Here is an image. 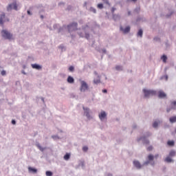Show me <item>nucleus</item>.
<instances>
[{
    "label": "nucleus",
    "instance_id": "nucleus-6",
    "mask_svg": "<svg viewBox=\"0 0 176 176\" xmlns=\"http://www.w3.org/2000/svg\"><path fill=\"white\" fill-rule=\"evenodd\" d=\"M5 13L1 14L0 16V24H1V25H3V23H5L6 21H9V19H5Z\"/></svg>",
    "mask_w": 176,
    "mask_h": 176
},
{
    "label": "nucleus",
    "instance_id": "nucleus-32",
    "mask_svg": "<svg viewBox=\"0 0 176 176\" xmlns=\"http://www.w3.org/2000/svg\"><path fill=\"white\" fill-rule=\"evenodd\" d=\"M1 74L2 75V76H5V75H6V71L5 70L1 71Z\"/></svg>",
    "mask_w": 176,
    "mask_h": 176
},
{
    "label": "nucleus",
    "instance_id": "nucleus-33",
    "mask_svg": "<svg viewBox=\"0 0 176 176\" xmlns=\"http://www.w3.org/2000/svg\"><path fill=\"white\" fill-rule=\"evenodd\" d=\"M149 163H151V161H147V162H144V164H143V166H148V164H149Z\"/></svg>",
    "mask_w": 176,
    "mask_h": 176
},
{
    "label": "nucleus",
    "instance_id": "nucleus-2",
    "mask_svg": "<svg viewBox=\"0 0 176 176\" xmlns=\"http://www.w3.org/2000/svg\"><path fill=\"white\" fill-rule=\"evenodd\" d=\"M79 80L81 85L80 88V91H86V90H89V85H87V82L82 80Z\"/></svg>",
    "mask_w": 176,
    "mask_h": 176
},
{
    "label": "nucleus",
    "instance_id": "nucleus-48",
    "mask_svg": "<svg viewBox=\"0 0 176 176\" xmlns=\"http://www.w3.org/2000/svg\"><path fill=\"white\" fill-rule=\"evenodd\" d=\"M166 80H167L168 77L166 76Z\"/></svg>",
    "mask_w": 176,
    "mask_h": 176
},
{
    "label": "nucleus",
    "instance_id": "nucleus-46",
    "mask_svg": "<svg viewBox=\"0 0 176 176\" xmlns=\"http://www.w3.org/2000/svg\"><path fill=\"white\" fill-rule=\"evenodd\" d=\"M131 1H133V2H136L137 0H131Z\"/></svg>",
    "mask_w": 176,
    "mask_h": 176
},
{
    "label": "nucleus",
    "instance_id": "nucleus-28",
    "mask_svg": "<svg viewBox=\"0 0 176 176\" xmlns=\"http://www.w3.org/2000/svg\"><path fill=\"white\" fill-rule=\"evenodd\" d=\"M116 69L117 71H122V66L117 65V66L116 67Z\"/></svg>",
    "mask_w": 176,
    "mask_h": 176
},
{
    "label": "nucleus",
    "instance_id": "nucleus-49",
    "mask_svg": "<svg viewBox=\"0 0 176 176\" xmlns=\"http://www.w3.org/2000/svg\"><path fill=\"white\" fill-rule=\"evenodd\" d=\"M41 19H43V16H41Z\"/></svg>",
    "mask_w": 176,
    "mask_h": 176
},
{
    "label": "nucleus",
    "instance_id": "nucleus-44",
    "mask_svg": "<svg viewBox=\"0 0 176 176\" xmlns=\"http://www.w3.org/2000/svg\"><path fill=\"white\" fill-rule=\"evenodd\" d=\"M151 166H155V162H153V163L151 164Z\"/></svg>",
    "mask_w": 176,
    "mask_h": 176
},
{
    "label": "nucleus",
    "instance_id": "nucleus-15",
    "mask_svg": "<svg viewBox=\"0 0 176 176\" xmlns=\"http://www.w3.org/2000/svg\"><path fill=\"white\" fill-rule=\"evenodd\" d=\"M167 145H168V146H174V145H175V142L174 140H168L167 142Z\"/></svg>",
    "mask_w": 176,
    "mask_h": 176
},
{
    "label": "nucleus",
    "instance_id": "nucleus-19",
    "mask_svg": "<svg viewBox=\"0 0 176 176\" xmlns=\"http://www.w3.org/2000/svg\"><path fill=\"white\" fill-rule=\"evenodd\" d=\"M113 20H115V21H116V20H119V19H120V16L118 14H113Z\"/></svg>",
    "mask_w": 176,
    "mask_h": 176
},
{
    "label": "nucleus",
    "instance_id": "nucleus-4",
    "mask_svg": "<svg viewBox=\"0 0 176 176\" xmlns=\"http://www.w3.org/2000/svg\"><path fill=\"white\" fill-rule=\"evenodd\" d=\"M69 30V32H72V31H76L78 30V23H73L67 26Z\"/></svg>",
    "mask_w": 176,
    "mask_h": 176
},
{
    "label": "nucleus",
    "instance_id": "nucleus-30",
    "mask_svg": "<svg viewBox=\"0 0 176 176\" xmlns=\"http://www.w3.org/2000/svg\"><path fill=\"white\" fill-rule=\"evenodd\" d=\"M88 150H89V148L87 146H85L82 147V151L84 152H87Z\"/></svg>",
    "mask_w": 176,
    "mask_h": 176
},
{
    "label": "nucleus",
    "instance_id": "nucleus-43",
    "mask_svg": "<svg viewBox=\"0 0 176 176\" xmlns=\"http://www.w3.org/2000/svg\"><path fill=\"white\" fill-rule=\"evenodd\" d=\"M107 176H112V174L109 173V174L107 175Z\"/></svg>",
    "mask_w": 176,
    "mask_h": 176
},
{
    "label": "nucleus",
    "instance_id": "nucleus-5",
    "mask_svg": "<svg viewBox=\"0 0 176 176\" xmlns=\"http://www.w3.org/2000/svg\"><path fill=\"white\" fill-rule=\"evenodd\" d=\"M12 9H14V10H17V3L16 2H14L10 4L7 8L8 10H12Z\"/></svg>",
    "mask_w": 176,
    "mask_h": 176
},
{
    "label": "nucleus",
    "instance_id": "nucleus-27",
    "mask_svg": "<svg viewBox=\"0 0 176 176\" xmlns=\"http://www.w3.org/2000/svg\"><path fill=\"white\" fill-rule=\"evenodd\" d=\"M159 125V122H157V121L154 122V123L153 124V126L156 129V127H157V126Z\"/></svg>",
    "mask_w": 176,
    "mask_h": 176
},
{
    "label": "nucleus",
    "instance_id": "nucleus-10",
    "mask_svg": "<svg viewBox=\"0 0 176 176\" xmlns=\"http://www.w3.org/2000/svg\"><path fill=\"white\" fill-rule=\"evenodd\" d=\"M157 157H159V154H157L155 156H153L152 154H150L148 155V159L149 162H152V160H153V159H157Z\"/></svg>",
    "mask_w": 176,
    "mask_h": 176
},
{
    "label": "nucleus",
    "instance_id": "nucleus-16",
    "mask_svg": "<svg viewBox=\"0 0 176 176\" xmlns=\"http://www.w3.org/2000/svg\"><path fill=\"white\" fill-rule=\"evenodd\" d=\"M67 82L68 83H74V82H75V80L71 76H69L67 78Z\"/></svg>",
    "mask_w": 176,
    "mask_h": 176
},
{
    "label": "nucleus",
    "instance_id": "nucleus-37",
    "mask_svg": "<svg viewBox=\"0 0 176 176\" xmlns=\"http://www.w3.org/2000/svg\"><path fill=\"white\" fill-rule=\"evenodd\" d=\"M85 38L86 39H89V38H90V35L89 34H85Z\"/></svg>",
    "mask_w": 176,
    "mask_h": 176
},
{
    "label": "nucleus",
    "instance_id": "nucleus-22",
    "mask_svg": "<svg viewBox=\"0 0 176 176\" xmlns=\"http://www.w3.org/2000/svg\"><path fill=\"white\" fill-rule=\"evenodd\" d=\"M169 121L170 122V123H175V122H176V116L171 117L169 119Z\"/></svg>",
    "mask_w": 176,
    "mask_h": 176
},
{
    "label": "nucleus",
    "instance_id": "nucleus-35",
    "mask_svg": "<svg viewBox=\"0 0 176 176\" xmlns=\"http://www.w3.org/2000/svg\"><path fill=\"white\" fill-rule=\"evenodd\" d=\"M38 149H40L42 152H43V148H42V146L41 145H37Z\"/></svg>",
    "mask_w": 176,
    "mask_h": 176
},
{
    "label": "nucleus",
    "instance_id": "nucleus-36",
    "mask_svg": "<svg viewBox=\"0 0 176 176\" xmlns=\"http://www.w3.org/2000/svg\"><path fill=\"white\" fill-rule=\"evenodd\" d=\"M152 149H153V147H152V146H150L147 148V151H152Z\"/></svg>",
    "mask_w": 176,
    "mask_h": 176
},
{
    "label": "nucleus",
    "instance_id": "nucleus-3",
    "mask_svg": "<svg viewBox=\"0 0 176 176\" xmlns=\"http://www.w3.org/2000/svg\"><path fill=\"white\" fill-rule=\"evenodd\" d=\"M1 35L5 39H12V38H13V35L5 30L1 31Z\"/></svg>",
    "mask_w": 176,
    "mask_h": 176
},
{
    "label": "nucleus",
    "instance_id": "nucleus-14",
    "mask_svg": "<svg viewBox=\"0 0 176 176\" xmlns=\"http://www.w3.org/2000/svg\"><path fill=\"white\" fill-rule=\"evenodd\" d=\"M32 67L34 68V69H42V67H41V65L37 64L32 65Z\"/></svg>",
    "mask_w": 176,
    "mask_h": 176
},
{
    "label": "nucleus",
    "instance_id": "nucleus-17",
    "mask_svg": "<svg viewBox=\"0 0 176 176\" xmlns=\"http://www.w3.org/2000/svg\"><path fill=\"white\" fill-rule=\"evenodd\" d=\"M164 162H166V163H171V162H173V159H171V157L168 155V157H166Z\"/></svg>",
    "mask_w": 176,
    "mask_h": 176
},
{
    "label": "nucleus",
    "instance_id": "nucleus-24",
    "mask_svg": "<svg viewBox=\"0 0 176 176\" xmlns=\"http://www.w3.org/2000/svg\"><path fill=\"white\" fill-rule=\"evenodd\" d=\"M142 34H143V32H142V30H140L138 32V36H140V37H142Z\"/></svg>",
    "mask_w": 176,
    "mask_h": 176
},
{
    "label": "nucleus",
    "instance_id": "nucleus-8",
    "mask_svg": "<svg viewBox=\"0 0 176 176\" xmlns=\"http://www.w3.org/2000/svg\"><path fill=\"white\" fill-rule=\"evenodd\" d=\"M82 109L84 110V113L86 115L87 118L90 119V110L89 108L83 107Z\"/></svg>",
    "mask_w": 176,
    "mask_h": 176
},
{
    "label": "nucleus",
    "instance_id": "nucleus-18",
    "mask_svg": "<svg viewBox=\"0 0 176 176\" xmlns=\"http://www.w3.org/2000/svg\"><path fill=\"white\" fill-rule=\"evenodd\" d=\"M175 155H176V152H175V151H174V150H171V151H170V153H169V156H170V157H174V156H175Z\"/></svg>",
    "mask_w": 176,
    "mask_h": 176
},
{
    "label": "nucleus",
    "instance_id": "nucleus-20",
    "mask_svg": "<svg viewBox=\"0 0 176 176\" xmlns=\"http://www.w3.org/2000/svg\"><path fill=\"white\" fill-rule=\"evenodd\" d=\"M71 157V154L66 153V155L63 157V159L65 160H69V158Z\"/></svg>",
    "mask_w": 176,
    "mask_h": 176
},
{
    "label": "nucleus",
    "instance_id": "nucleus-11",
    "mask_svg": "<svg viewBox=\"0 0 176 176\" xmlns=\"http://www.w3.org/2000/svg\"><path fill=\"white\" fill-rule=\"evenodd\" d=\"M133 164L136 168H141L142 167V165L138 161H133Z\"/></svg>",
    "mask_w": 176,
    "mask_h": 176
},
{
    "label": "nucleus",
    "instance_id": "nucleus-34",
    "mask_svg": "<svg viewBox=\"0 0 176 176\" xmlns=\"http://www.w3.org/2000/svg\"><path fill=\"white\" fill-rule=\"evenodd\" d=\"M74 66H70V67H69V70L71 72H72L74 71Z\"/></svg>",
    "mask_w": 176,
    "mask_h": 176
},
{
    "label": "nucleus",
    "instance_id": "nucleus-41",
    "mask_svg": "<svg viewBox=\"0 0 176 176\" xmlns=\"http://www.w3.org/2000/svg\"><path fill=\"white\" fill-rule=\"evenodd\" d=\"M102 93H107V89H103V90H102Z\"/></svg>",
    "mask_w": 176,
    "mask_h": 176
},
{
    "label": "nucleus",
    "instance_id": "nucleus-23",
    "mask_svg": "<svg viewBox=\"0 0 176 176\" xmlns=\"http://www.w3.org/2000/svg\"><path fill=\"white\" fill-rule=\"evenodd\" d=\"M161 58H162V61H164V63H166L167 56L166 55L162 56Z\"/></svg>",
    "mask_w": 176,
    "mask_h": 176
},
{
    "label": "nucleus",
    "instance_id": "nucleus-42",
    "mask_svg": "<svg viewBox=\"0 0 176 176\" xmlns=\"http://www.w3.org/2000/svg\"><path fill=\"white\" fill-rule=\"evenodd\" d=\"M28 14H31V12H30V10H28Z\"/></svg>",
    "mask_w": 176,
    "mask_h": 176
},
{
    "label": "nucleus",
    "instance_id": "nucleus-39",
    "mask_svg": "<svg viewBox=\"0 0 176 176\" xmlns=\"http://www.w3.org/2000/svg\"><path fill=\"white\" fill-rule=\"evenodd\" d=\"M12 124H16V120H12Z\"/></svg>",
    "mask_w": 176,
    "mask_h": 176
},
{
    "label": "nucleus",
    "instance_id": "nucleus-1",
    "mask_svg": "<svg viewBox=\"0 0 176 176\" xmlns=\"http://www.w3.org/2000/svg\"><path fill=\"white\" fill-rule=\"evenodd\" d=\"M143 93H144V97L146 98L156 96V91L153 90L143 89Z\"/></svg>",
    "mask_w": 176,
    "mask_h": 176
},
{
    "label": "nucleus",
    "instance_id": "nucleus-38",
    "mask_svg": "<svg viewBox=\"0 0 176 176\" xmlns=\"http://www.w3.org/2000/svg\"><path fill=\"white\" fill-rule=\"evenodd\" d=\"M116 10V8H111V12L112 13H115V11Z\"/></svg>",
    "mask_w": 176,
    "mask_h": 176
},
{
    "label": "nucleus",
    "instance_id": "nucleus-7",
    "mask_svg": "<svg viewBox=\"0 0 176 176\" xmlns=\"http://www.w3.org/2000/svg\"><path fill=\"white\" fill-rule=\"evenodd\" d=\"M99 119L102 122L103 120H105L107 119V113L105 111H102L99 114Z\"/></svg>",
    "mask_w": 176,
    "mask_h": 176
},
{
    "label": "nucleus",
    "instance_id": "nucleus-31",
    "mask_svg": "<svg viewBox=\"0 0 176 176\" xmlns=\"http://www.w3.org/2000/svg\"><path fill=\"white\" fill-rule=\"evenodd\" d=\"M98 9H102V8H104V5H102V3H99L98 4Z\"/></svg>",
    "mask_w": 176,
    "mask_h": 176
},
{
    "label": "nucleus",
    "instance_id": "nucleus-47",
    "mask_svg": "<svg viewBox=\"0 0 176 176\" xmlns=\"http://www.w3.org/2000/svg\"><path fill=\"white\" fill-rule=\"evenodd\" d=\"M128 14H129V16H130V14H131V12H128Z\"/></svg>",
    "mask_w": 176,
    "mask_h": 176
},
{
    "label": "nucleus",
    "instance_id": "nucleus-45",
    "mask_svg": "<svg viewBox=\"0 0 176 176\" xmlns=\"http://www.w3.org/2000/svg\"><path fill=\"white\" fill-rule=\"evenodd\" d=\"M170 111V109H167V112H169Z\"/></svg>",
    "mask_w": 176,
    "mask_h": 176
},
{
    "label": "nucleus",
    "instance_id": "nucleus-25",
    "mask_svg": "<svg viewBox=\"0 0 176 176\" xmlns=\"http://www.w3.org/2000/svg\"><path fill=\"white\" fill-rule=\"evenodd\" d=\"M45 174L47 176H52L53 175V173H52V171H49V170L46 171Z\"/></svg>",
    "mask_w": 176,
    "mask_h": 176
},
{
    "label": "nucleus",
    "instance_id": "nucleus-29",
    "mask_svg": "<svg viewBox=\"0 0 176 176\" xmlns=\"http://www.w3.org/2000/svg\"><path fill=\"white\" fill-rule=\"evenodd\" d=\"M90 12H93V13H96V8H93V7H91L90 9H89Z\"/></svg>",
    "mask_w": 176,
    "mask_h": 176
},
{
    "label": "nucleus",
    "instance_id": "nucleus-9",
    "mask_svg": "<svg viewBox=\"0 0 176 176\" xmlns=\"http://www.w3.org/2000/svg\"><path fill=\"white\" fill-rule=\"evenodd\" d=\"M166 96L167 95L166 94V93H164V91H160L158 92L159 98H166Z\"/></svg>",
    "mask_w": 176,
    "mask_h": 176
},
{
    "label": "nucleus",
    "instance_id": "nucleus-13",
    "mask_svg": "<svg viewBox=\"0 0 176 176\" xmlns=\"http://www.w3.org/2000/svg\"><path fill=\"white\" fill-rule=\"evenodd\" d=\"M29 170V173H32L33 174H36V173H38V170L30 166L28 168Z\"/></svg>",
    "mask_w": 176,
    "mask_h": 176
},
{
    "label": "nucleus",
    "instance_id": "nucleus-26",
    "mask_svg": "<svg viewBox=\"0 0 176 176\" xmlns=\"http://www.w3.org/2000/svg\"><path fill=\"white\" fill-rule=\"evenodd\" d=\"M100 79H95L94 80V83H95V85H98V83H100Z\"/></svg>",
    "mask_w": 176,
    "mask_h": 176
},
{
    "label": "nucleus",
    "instance_id": "nucleus-40",
    "mask_svg": "<svg viewBox=\"0 0 176 176\" xmlns=\"http://www.w3.org/2000/svg\"><path fill=\"white\" fill-rule=\"evenodd\" d=\"M144 144H149V140L144 141Z\"/></svg>",
    "mask_w": 176,
    "mask_h": 176
},
{
    "label": "nucleus",
    "instance_id": "nucleus-21",
    "mask_svg": "<svg viewBox=\"0 0 176 176\" xmlns=\"http://www.w3.org/2000/svg\"><path fill=\"white\" fill-rule=\"evenodd\" d=\"M171 109H176V101H173L170 104Z\"/></svg>",
    "mask_w": 176,
    "mask_h": 176
},
{
    "label": "nucleus",
    "instance_id": "nucleus-12",
    "mask_svg": "<svg viewBox=\"0 0 176 176\" xmlns=\"http://www.w3.org/2000/svg\"><path fill=\"white\" fill-rule=\"evenodd\" d=\"M120 30L124 32V34H127V32H130V27L128 26L123 29L122 27L120 28Z\"/></svg>",
    "mask_w": 176,
    "mask_h": 176
}]
</instances>
